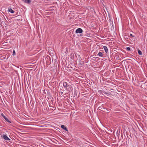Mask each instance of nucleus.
I'll return each mask as SVG.
<instances>
[{
    "mask_svg": "<svg viewBox=\"0 0 147 147\" xmlns=\"http://www.w3.org/2000/svg\"><path fill=\"white\" fill-rule=\"evenodd\" d=\"M63 84L64 88L68 92H70L72 90V88L71 86L68 84L66 82H63Z\"/></svg>",
    "mask_w": 147,
    "mask_h": 147,
    "instance_id": "obj_1",
    "label": "nucleus"
},
{
    "mask_svg": "<svg viewBox=\"0 0 147 147\" xmlns=\"http://www.w3.org/2000/svg\"><path fill=\"white\" fill-rule=\"evenodd\" d=\"M1 137L3 138L5 140L9 141V142H11L9 141L11 140L7 136V135L3 134L1 136Z\"/></svg>",
    "mask_w": 147,
    "mask_h": 147,
    "instance_id": "obj_2",
    "label": "nucleus"
},
{
    "mask_svg": "<svg viewBox=\"0 0 147 147\" xmlns=\"http://www.w3.org/2000/svg\"><path fill=\"white\" fill-rule=\"evenodd\" d=\"M81 28L77 29L76 31V33L77 34L81 33L83 32Z\"/></svg>",
    "mask_w": 147,
    "mask_h": 147,
    "instance_id": "obj_3",
    "label": "nucleus"
},
{
    "mask_svg": "<svg viewBox=\"0 0 147 147\" xmlns=\"http://www.w3.org/2000/svg\"><path fill=\"white\" fill-rule=\"evenodd\" d=\"M1 115L6 121L8 122L9 123H11V122L8 119L6 116H5L3 115V114H1Z\"/></svg>",
    "mask_w": 147,
    "mask_h": 147,
    "instance_id": "obj_4",
    "label": "nucleus"
},
{
    "mask_svg": "<svg viewBox=\"0 0 147 147\" xmlns=\"http://www.w3.org/2000/svg\"><path fill=\"white\" fill-rule=\"evenodd\" d=\"M104 52H99L98 53L97 55L99 57H104Z\"/></svg>",
    "mask_w": 147,
    "mask_h": 147,
    "instance_id": "obj_5",
    "label": "nucleus"
},
{
    "mask_svg": "<svg viewBox=\"0 0 147 147\" xmlns=\"http://www.w3.org/2000/svg\"><path fill=\"white\" fill-rule=\"evenodd\" d=\"M23 1L24 3L27 4H29L31 2L30 0H23Z\"/></svg>",
    "mask_w": 147,
    "mask_h": 147,
    "instance_id": "obj_6",
    "label": "nucleus"
},
{
    "mask_svg": "<svg viewBox=\"0 0 147 147\" xmlns=\"http://www.w3.org/2000/svg\"><path fill=\"white\" fill-rule=\"evenodd\" d=\"M103 47L105 50V52L106 53H107L108 52V49L107 47L106 46H103Z\"/></svg>",
    "mask_w": 147,
    "mask_h": 147,
    "instance_id": "obj_7",
    "label": "nucleus"
},
{
    "mask_svg": "<svg viewBox=\"0 0 147 147\" xmlns=\"http://www.w3.org/2000/svg\"><path fill=\"white\" fill-rule=\"evenodd\" d=\"M61 128H62L63 129H64V130H65V131H68V130H67V128L65 126H64V125H61Z\"/></svg>",
    "mask_w": 147,
    "mask_h": 147,
    "instance_id": "obj_8",
    "label": "nucleus"
},
{
    "mask_svg": "<svg viewBox=\"0 0 147 147\" xmlns=\"http://www.w3.org/2000/svg\"><path fill=\"white\" fill-rule=\"evenodd\" d=\"M8 10L9 11L12 13H13L14 12V11L11 8L8 9Z\"/></svg>",
    "mask_w": 147,
    "mask_h": 147,
    "instance_id": "obj_9",
    "label": "nucleus"
},
{
    "mask_svg": "<svg viewBox=\"0 0 147 147\" xmlns=\"http://www.w3.org/2000/svg\"><path fill=\"white\" fill-rule=\"evenodd\" d=\"M138 54L140 55H141L142 54V51L139 49H138Z\"/></svg>",
    "mask_w": 147,
    "mask_h": 147,
    "instance_id": "obj_10",
    "label": "nucleus"
},
{
    "mask_svg": "<svg viewBox=\"0 0 147 147\" xmlns=\"http://www.w3.org/2000/svg\"><path fill=\"white\" fill-rule=\"evenodd\" d=\"M103 92L105 94H108V95H110V94H111V93L110 92H108V93H107V92H106L105 91H103Z\"/></svg>",
    "mask_w": 147,
    "mask_h": 147,
    "instance_id": "obj_11",
    "label": "nucleus"
},
{
    "mask_svg": "<svg viewBox=\"0 0 147 147\" xmlns=\"http://www.w3.org/2000/svg\"><path fill=\"white\" fill-rule=\"evenodd\" d=\"M126 49L128 51H130V48L129 47H127L126 48Z\"/></svg>",
    "mask_w": 147,
    "mask_h": 147,
    "instance_id": "obj_12",
    "label": "nucleus"
},
{
    "mask_svg": "<svg viewBox=\"0 0 147 147\" xmlns=\"http://www.w3.org/2000/svg\"><path fill=\"white\" fill-rule=\"evenodd\" d=\"M13 55H14L16 53H15V51L14 50H13Z\"/></svg>",
    "mask_w": 147,
    "mask_h": 147,
    "instance_id": "obj_13",
    "label": "nucleus"
},
{
    "mask_svg": "<svg viewBox=\"0 0 147 147\" xmlns=\"http://www.w3.org/2000/svg\"><path fill=\"white\" fill-rule=\"evenodd\" d=\"M124 38L126 39H128V38L126 36H124Z\"/></svg>",
    "mask_w": 147,
    "mask_h": 147,
    "instance_id": "obj_14",
    "label": "nucleus"
},
{
    "mask_svg": "<svg viewBox=\"0 0 147 147\" xmlns=\"http://www.w3.org/2000/svg\"><path fill=\"white\" fill-rule=\"evenodd\" d=\"M130 36L133 37H134V36H133L132 34H130Z\"/></svg>",
    "mask_w": 147,
    "mask_h": 147,
    "instance_id": "obj_15",
    "label": "nucleus"
},
{
    "mask_svg": "<svg viewBox=\"0 0 147 147\" xmlns=\"http://www.w3.org/2000/svg\"><path fill=\"white\" fill-rule=\"evenodd\" d=\"M61 94H63V92H62V91H61Z\"/></svg>",
    "mask_w": 147,
    "mask_h": 147,
    "instance_id": "obj_16",
    "label": "nucleus"
},
{
    "mask_svg": "<svg viewBox=\"0 0 147 147\" xmlns=\"http://www.w3.org/2000/svg\"><path fill=\"white\" fill-rule=\"evenodd\" d=\"M62 90L63 91H64V90Z\"/></svg>",
    "mask_w": 147,
    "mask_h": 147,
    "instance_id": "obj_17",
    "label": "nucleus"
}]
</instances>
